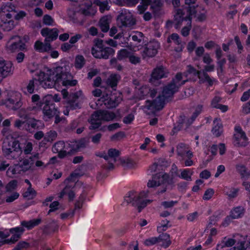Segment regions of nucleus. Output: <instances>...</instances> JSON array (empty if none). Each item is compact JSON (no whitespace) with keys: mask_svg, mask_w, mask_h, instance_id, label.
I'll return each mask as SVG.
<instances>
[{"mask_svg":"<svg viewBox=\"0 0 250 250\" xmlns=\"http://www.w3.org/2000/svg\"><path fill=\"white\" fill-rule=\"evenodd\" d=\"M196 0H185V6H182V9L176 10L173 22L175 27L179 28L183 21H188L191 23L192 17H195L197 13L200 12V7L195 5Z\"/></svg>","mask_w":250,"mask_h":250,"instance_id":"obj_1","label":"nucleus"},{"mask_svg":"<svg viewBox=\"0 0 250 250\" xmlns=\"http://www.w3.org/2000/svg\"><path fill=\"white\" fill-rule=\"evenodd\" d=\"M62 72V67L57 66L53 69H48L46 72H40L38 81L44 88H52L64 78L63 75L60 76Z\"/></svg>","mask_w":250,"mask_h":250,"instance_id":"obj_2","label":"nucleus"},{"mask_svg":"<svg viewBox=\"0 0 250 250\" xmlns=\"http://www.w3.org/2000/svg\"><path fill=\"white\" fill-rule=\"evenodd\" d=\"M42 104L43 105L42 113L44 120L48 121L54 117L56 124L64 122L65 118L60 117V112L52 100L51 95H47L42 99Z\"/></svg>","mask_w":250,"mask_h":250,"instance_id":"obj_3","label":"nucleus"},{"mask_svg":"<svg viewBox=\"0 0 250 250\" xmlns=\"http://www.w3.org/2000/svg\"><path fill=\"white\" fill-rule=\"evenodd\" d=\"M188 81V79L182 80L181 72L177 73L172 81L164 87L162 96L166 100L172 97L178 91L179 87Z\"/></svg>","mask_w":250,"mask_h":250,"instance_id":"obj_4","label":"nucleus"},{"mask_svg":"<svg viewBox=\"0 0 250 250\" xmlns=\"http://www.w3.org/2000/svg\"><path fill=\"white\" fill-rule=\"evenodd\" d=\"M188 81V79L182 80L181 72L177 73L172 81L164 87L162 96L166 100L172 97L178 91L179 87Z\"/></svg>","mask_w":250,"mask_h":250,"instance_id":"obj_5","label":"nucleus"},{"mask_svg":"<svg viewBox=\"0 0 250 250\" xmlns=\"http://www.w3.org/2000/svg\"><path fill=\"white\" fill-rule=\"evenodd\" d=\"M188 81V79L182 80L181 72L177 73L172 81L164 87L162 96L166 100L172 97L178 91L179 87Z\"/></svg>","mask_w":250,"mask_h":250,"instance_id":"obj_6","label":"nucleus"},{"mask_svg":"<svg viewBox=\"0 0 250 250\" xmlns=\"http://www.w3.org/2000/svg\"><path fill=\"white\" fill-rule=\"evenodd\" d=\"M188 81V79L182 80L181 72L177 73L172 81L164 87L162 96L166 100L172 97L178 91L179 87Z\"/></svg>","mask_w":250,"mask_h":250,"instance_id":"obj_7","label":"nucleus"},{"mask_svg":"<svg viewBox=\"0 0 250 250\" xmlns=\"http://www.w3.org/2000/svg\"><path fill=\"white\" fill-rule=\"evenodd\" d=\"M2 151L3 155L7 159L10 160L17 159L22 153L19 141L16 140L8 142L7 145H3Z\"/></svg>","mask_w":250,"mask_h":250,"instance_id":"obj_8","label":"nucleus"},{"mask_svg":"<svg viewBox=\"0 0 250 250\" xmlns=\"http://www.w3.org/2000/svg\"><path fill=\"white\" fill-rule=\"evenodd\" d=\"M160 47L159 43L156 40L151 41L145 44L143 47V50L141 53L143 59L155 57L158 53Z\"/></svg>","mask_w":250,"mask_h":250,"instance_id":"obj_9","label":"nucleus"},{"mask_svg":"<svg viewBox=\"0 0 250 250\" xmlns=\"http://www.w3.org/2000/svg\"><path fill=\"white\" fill-rule=\"evenodd\" d=\"M8 51L14 52L19 51H26L27 46L19 36H14L10 38L7 44Z\"/></svg>","mask_w":250,"mask_h":250,"instance_id":"obj_10","label":"nucleus"},{"mask_svg":"<svg viewBox=\"0 0 250 250\" xmlns=\"http://www.w3.org/2000/svg\"><path fill=\"white\" fill-rule=\"evenodd\" d=\"M169 71L163 65L158 66L152 71L149 81L152 84L157 86L160 84V80L167 77Z\"/></svg>","mask_w":250,"mask_h":250,"instance_id":"obj_11","label":"nucleus"},{"mask_svg":"<svg viewBox=\"0 0 250 250\" xmlns=\"http://www.w3.org/2000/svg\"><path fill=\"white\" fill-rule=\"evenodd\" d=\"M125 200L127 203H131L133 206L137 207L138 212H141L148 203L152 202L150 200L139 199V196H136L133 192H129Z\"/></svg>","mask_w":250,"mask_h":250,"instance_id":"obj_12","label":"nucleus"},{"mask_svg":"<svg viewBox=\"0 0 250 250\" xmlns=\"http://www.w3.org/2000/svg\"><path fill=\"white\" fill-rule=\"evenodd\" d=\"M103 98L104 99V104L107 108L116 107L122 100V97L119 93L111 94L109 95L105 92H103Z\"/></svg>","mask_w":250,"mask_h":250,"instance_id":"obj_13","label":"nucleus"},{"mask_svg":"<svg viewBox=\"0 0 250 250\" xmlns=\"http://www.w3.org/2000/svg\"><path fill=\"white\" fill-rule=\"evenodd\" d=\"M235 133L233 136V143L236 146H245L248 144V138L241 127H235Z\"/></svg>","mask_w":250,"mask_h":250,"instance_id":"obj_14","label":"nucleus"},{"mask_svg":"<svg viewBox=\"0 0 250 250\" xmlns=\"http://www.w3.org/2000/svg\"><path fill=\"white\" fill-rule=\"evenodd\" d=\"M130 51L126 49H122L119 51L117 53V58H113L110 61V64L112 67L117 69L119 71H121L123 69V66L121 64L119 63L118 61L125 60L128 58Z\"/></svg>","mask_w":250,"mask_h":250,"instance_id":"obj_15","label":"nucleus"},{"mask_svg":"<svg viewBox=\"0 0 250 250\" xmlns=\"http://www.w3.org/2000/svg\"><path fill=\"white\" fill-rule=\"evenodd\" d=\"M120 27H130L135 24L136 21L130 13H121L117 19Z\"/></svg>","mask_w":250,"mask_h":250,"instance_id":"obj_16","label":"nucleus"},{"mask_svg":"<svg viewBox=\"0 0 250 250\" xmlns=\"http://www.w3.org/2000/svg\"><path fill=\"white\" fill-rule=\"evenodd\" d=\"M91 53L96 58L107 59L109 56H113L114 54L115 50L109 47H104L100 50L92 47Z\"/></svg>","mask_w":250,"mask_h":250,"instance_id":"obj_17","label":"nucleus"},{"mask_svg":"<svg viewBox=\"0 0 250 250\" xmlns=\"http://www.w3.org/2000/svg\"><path fill=\"white\" fill-rule=\"evenodd\" d=\"M14 67L11 62L0 59V78H5L12 74Z\"/></svg>","mask_w":250,"mask_h":250,"instance_id":"obj_18","label":"nucleus"},{"mask_svg":"<svg viewBox=\"0 0 250 250\" xmlns=\"http://www.w3.org/2000/svg\"><path fill=\"white\" fill-rule=\"evenodd\" d=\"M234 240L238 246L233 247V250H246L250 246V238L247 236H243L237 234L234 236Z\"/></svg>","mask_w":250,"mask_h":250,"instance_id":"obj_19","label":"nucleus"},{"mask_svg":"<svg viewBox=\"0 0 250 250\" xmlns=\"http://www.w3.org/2000/svg\"><path fill=\"white\" fill-rule=\"evenodd\" d=\"M166 100L161 95H159L153 101L147 100L146 101V107L148 110H160L162 109L164 106V102Z\"/></svg>","mask_w":250,"mask_h":250,"instance_id":"obj_20","label":"nucleus"},{"mask_svg":"<svg viewBox=\"0 0 250 250\" xmlns=\"http://www.w3.org/2000/svg\"><path fill=\"white\" fill-rule=\"evenodd\" d=\"M0 105H4L7 108L13 110H17L21 107L22 102L20 98L11 97L0 102Z\"/></svg>","mask_w":250,"mask_h":250,"instance_id":"obj_21","label":"nucleus"},{"mask_svg":"<svg viewBox=\"0 0 250 250\" xmlns=\"http://www.w3.org/2000/svg\"><path fill=\"white\" fill-rule=\"evenodd\" d=\"M58 30L57 28L49 29L47 27L43 28L41 30V34L45 37L44 42L50 43L57 39L58 36Z\"/></svg>","mask_w":250,"mask_h":250,"instance_id":"obj_22","label":"nucleus"},{"mask_svg":"<svg viewBox=\"0 0 250 250\" xmlns=\"http://www.w3.org/2000/svg\"><path fill=\"white\" fill-rule=\"evenodd\" d=\"M102 121L100 115L98 111H94L88 120V122L90 125L89 126V129L90 130L98 129L102 124Z\"/></svg>","mask_w":250,"mask_h":250,"instance_id":"obj_23","label":"nucleus"},{"mask_svg":"<svg viewBox=\"0 0 250 250\" xmlns=\"http://www.w3.org/2000/svg\"><path fill=\"white\" fill-rule=\"evenodd\" d=\"M65 143L63 141H59L56 143L52 147V151L54 153H58V156L60 158H64L67 154V151Z\"/></svg>","mask_w":250,"mask_h":250,"instance_id":"obj_24","label":"nucleus"},{"mask_svg":"<svg viewBox=\"0 0 250 250\" xmlns=\"http://www.w3.org/2000/svg\"><path fill=\"white\" fill-rule=\"evenodd\" d=\"M78 98L79 96L76 93L69 94L65 101L67 104L66 108H69L72 110L79 108V104L77 102Z\"/></svg>","mask_w":250,"mask_h":250,"instance_id":"obj_25","label":"nucleus"},{"mask_svg":"<svg viewBox=\"0 0 250 250\" xmlns=\"http://www.w3.org/2000/svg\"><path fill=\"white\" fill-rule=\"evenodd\" d=\"M63 75H65L66 76H64V79L62 78L61 79V81H62V84L63 85L72 86L76 85L77 81L76 80H71V79L72 78L71 74L68 72L64 71L63 68L62 67V72L60 76H62Z\"/></svg>","mask_w":250,"mask_h":250,"instance_id":"obj_26","label":"nucleus"},{"mask_svg":"<svg viewBox=\"0 0 250 250\" xmlns=\"http://www.w3.org/2000/svg\"><path fill=\"white\" fill-rule=\"evenodd\" d=\"M214 65L213 64L210 65H206L205 67V69L203 70L202 72V77L204 78V83L207 82L210 86L213 84V81L209 77V75L207 74V72L212 71L214 70Z\"/></svg>","mask_w":250,"mask_h":250,"instance_id":"obj_27","label":"nucleus"},{"mask_svg":"<svg viewBox=\"0 0 250 250\" xmlns=\"http://www.w3.org/2000/svg\"><path fill=\"white\" fill-rule=\"evenodd\" d=\"M34 47L36 50L40 52H47L51 49V46L50 43L44 42V43H43L40 41L36 42Z\"/></svg>","mask_w":250,"mask_h":250,"instance_id":"obj_28","label":"nucleus"},{"mask_svg":"<svg viewBox=\"0 0 250 250\" xmlns=\"http://www.w3.org/2000/svg\"><path fill=\"white\" fill-rule=\"evenodd\" d=\"M213 123L214 127L212 129V132L216 137H219L223 131L222 124L217 118L214 120Z\"/></svg>","mask_w":250,"mask_h":250,"instance_id":"obj_29","label":"nucleus"},{"mask_svg":"<svg viewBox=\"0 0 250 250\" xmlns=\"http://www.w3.org/2000/svg\"><path fill=\"white\" fill-rule=\"evenodd\" d=\"M102 121H110L113 120L116 117L115 114L113 112H109L106 110H97Z\"/></svg>","mask_w":250,"mask_h":250,"instance_id":"obj_30","label":"nucleus"},{"mask_svg":"<svg viewBox=\"0 0 250 250\" xmlns=\"http://www.w3.org/2000/svg\"><path fill=\"white\" fill-rule=\"evenodd\" d=\"M187 70L189 75V79H191L192 76H197L200 79V82L203 83H204V78L202 77V72L201 71L197 70L195 68L190 65L187 66Z\"/></svg>","mask_w":250,"mask_h":250,"instance_id":"obj_31","label":"nucleus"},{"mask_svg":"<svg viewBox=\"0 0 250 250\" xmlns=\"http://www.w3.org/2000/svg\"><path fill=\"white\" fill-rule=\"evenodd\" d=\"M14 21L13 20H9L8 21H5L2 18L0 21V27L5 31H9L14 27Z\"/></svg>","mask_w":250,"mask_h":250,"instance_id":"obj_32","label":"nucleus"},{"mask_svg":"<svg viewBox=\"0 0 250 250\" xmlns=\"http://www.w3.org/2000/svg\"><path fill=\"white\" fill-rule=\"evenodd\" d=\"M21 163L19 164L17 167H19L24 171H26L30 169L31 166L34 164V160L32 157H29L28 159H24L21 161Z\"/></svg>","mask_w":250,"mask_h":250,"instance_id":"obj_33","label":"nucleus"},{"mask_svg":"<svg viewBox=\"0 0 250 250\" xmlns=\"http://www.w3.org/2000/svg\"><path fill=\"white\" fill-rule=\"evenodd\" d=\"M110 20L107 16L102 18L99 22V25L103 32H107L109 29Z\"/></svg>","mask_w":250,"mask_h":250,"instance_id":"obj_34","label":"nucleus"},{"mask_svg":"<svg viewBox=\"0 0 250 250\" xmlns=\"http://www.w3.org/2000/svg\"><path fill=\"white\" fill-rule=\"evenodd\" d=\"M42 222L41 218L33 219L29 221H23L21 222V225L30 229L35 226L39 225Z\"/></svg>","mask_w":250,"mask_h":250,"instance_id":"obj_35","label":"nucleus"},{"mask_svg":"<svg viewBox=\"0 0 250 250\" xmlns=\"http://www.w3.org/2000/svg\"><path fill=\"white\" fill-rule=\"evenodd\" d=\"M120 154V152L115 148H110L108 151V155H105L104 158L106 160H108L109 158H113L114 162H116L117 161V158H118Z\"/></svg>","mask_w":250,"mask_h":250,"instance_id":"obj_36","label":"nucleus"},{"mask_svg":"<svg viewBox=\"0 0 250 250\" xmlns=\"http://www.w3.org/2000/svg\"><path fill=\"white\" fill-rule=\"evenodd\" d=\"M158 242H163L162 246L165 248L168 247L171 244L169 235L167 233H163L158 237Z\"/></svg>","mask_w":250,"mask_h":250,"instance_id":"obj_37","label":"nucleus"},{"mask_svg":"<svg viewBox=\"0 0 250 250\" xmlns=\"http://www.w3.org/2000/svg\"><path fill=\"white\" fill-rule=\"evenodd\" d=\"M119 76L117 75H111L106 80V83L108 86H110L113 90L117 85L119 81Z\"/></svg>","mask_w":250,"mask_h":250,"instance_id":"obj_38","label":"nucleus"},{"mask_svg":"<svg viewBox=\"0 0 250 250\" xmlns=\"http://www.w3.org/2000/svg\"><path fill=\"white\" fill-rule=\"evenodd\" d=\"M163 6V0H153L152 1L150 8L154 13L157 14L161 10Z\"/></svg>","mask_w":250,"mask_h":250,"instance_id":"obj_39","label":"nucleus"},{"mask_svg":"<svg viewBox=\"0 0 250 250\" xmlns=\"http://www.w3.org/2000/svg\"><path fill=\"white\" fill-rule=\"evenodd\" d=\"M119 161L121 165L127 168H133L136 165V163L135 161L129 158L125 160L119 159Z\"/></svg>","mask_w":250,"mask_h":250,"instance_id":"obj_40","label":"nucleus"},{"mask_svg":"<svg viewBox=\"0 0 250 250\" xmlns=\"http://www.w3.org/2000/svg\"><path fill=\"white\" fill-rule=\"evenodd\" d=\"M161 178H160V180H158V184H157V187L161 185H170L172 183V180L169 179V177L168 174H163L161 173V176H160Z\"/></svg>","mask_w":250,"mask_h":250,"instance_id":"obj_41","label":"nucleus"},{"mask_svg":"<svg viewBox=\"0 0 250 250\" xmlns=\"http://www.w3.org/2000/svg\"><path fill=\"white\" fill-rule=\"evenodd\" d=\"M202 109V105H198L195 112L193 113L191 117L190 120H188L186 124L188 125H189L192 123L194 121L195 118L198 116V115L200 113Z\"/></svg>","mask_w":250,"mask_h":250,"instance_id":"obj_42","label":"nucleus"},{"mask_svg":"<svg viewBox=\"0 0 250 250\" xmlns=\"http://www.w3.org/2000/svg\"><path fill=\"white\" fill-rule=\"evenodd\" d=\"M161 176V173H157L154 175L152 177V179L151 180H149L147 183V186L149 188H153L154 187H157V184H158V180H160V178H161L160 176Z\"/></svg>","mask_w":250,"mask_h":250,"instance_id":"obj_43","label":"nucleus"},{"mask_svg":"<svg viewBox=\"0 0 250 250\" xmlns=\"http://www.w3.org/2000/svg\"><path fill=\"white\" fill-rule=\"evenodd\" d=\"M36 192L34 189L29 187L27 191L24 192L22 195L24 198H26L28 199H32L36 196Z\"/></svg>","mask_w":250,"mask_h":250,"instance_id":"obj_44","label":"nucleus"},{"mask_svg":"<svg viewBox=\"0 0 250 250\" xmlns=\"http://www.w3.org/2000/svg\"><path fill=\"white\" fill-rule=\"evenodd\" d=\"M67 147L70 148L69 151L67 152L68 154H70L73 151L76 152L79 150L78 141H73L70 142V143L68 144Z\"/></svg>","mask_w":250,"mask_h":250,"instance_id":"obj_45","label":"nucleus"},{"mask_svg":"<svg viewBox=\"0 0 250 250\" xmlns=\"http://www.w3.org/2000/svg\"><path fill=\"white\" fill-rule=\"evenodd\" d=\"M85 63L84 57L82 55H78L76 57L75 65L77 68H81Z\"/></svg>","mask_w":250,"mask_h":250,"instance_id":"obj_46","label":"nucleus"},{"mask_svg":"<svg viewBox=\"0 0 250 250\" xmlns=\"http://www.w3.org/2000/svg\"><path fill=\"white\" fill-rule=\"evenodd\" d=\"M59 226L56 222L53 220L50 223H49L47 225H45L44 228V231L48 229H50L52 231L55 232L58 229Z\"/></svg>","mask_w":250,"mask_h":250,"instance_id":"obj_47","label":"nucleus"},{"mask_svg":"<svg viewBox=\"0 0 250 250\" xmlns=\"http://www.w3.org/2000/svg\"><path fill=\"white\" fill-rule=\"evenodd\" d=\"M57 137V133L55 131H50L44 138V141L47 142L53 141Z\"/></svg>","mask_w":250,"mask_h":250,"instance_id":"obj_48","label":"nucleus"},{"mask_svg":"<svg viewBox=\"0 0 250 250\" xmlns=\"http://www.w3.org/2000/svg\"><path fill=\"white\" fill-rule=\"evenodd\" d=\"M236 168L237 171L240 174L242 177L248 175L247 168L244 165H236Z\"/></svg>","mask_w":250,"mask_h":250,"instance_id":"obj_49","label":"nucleus"},{"mask_svg":"<svg viewBox=\"0 0 250 250\" xmlns=\"http://www.w3.org/2000/svg\"><path fill=\"white\" fill-rule=\"evenodd\" d=\"M235 244L234 239H229L225 242H222V244L218 245L217 246V250H219V248L223 249L224 247H231Z\"/></svg>","mask_w":250,"mask_h":250,"instance_id":"obj_50","label":"nucleus"},{"mask_svg":"<svg viewBox=\"0 0 250 250\" xmlns=\"http://www.w3.org/2000/svg\"><path fill=\"white\" fill-rule=\"evenodd\" d=\"M89 140L88 138H83L78 140V144L79 150L81 148H85L89 144Z\"/></svg>","mask_w":250,"mask_h":250,"instance_id":"obj_51","label":"nucleus"},{"mask_svg":"<svg viewBox=\"0 0 250 250\" xmlns=\"http://www.w3.org/2000/svg\"><path fill=\"white\" fill-rule=\"evenodd\" d=\"M12 236L10 239L4 240V243H7L8 244H15L17 242L21 237L20 234H12Z\"/></svg>","mask_w":250,"mask_h":250,"instance_id":"obj_52","label":"nucleus"},{"mask_svg":"<svg viewBox=\"0 0 250 250\" xmlns=\"http://www.w3.org/2000/svg\"><path fill=\"white\" fill-rule=\"evenodd\" d=\"M132 40L136 43H140L144 40V35L142 32H137L131 36Z\"/></svg>","mask_w":250,"mask_h":250,"instance_id":"obj_53","label":"nucleus"},{"mask_svg":"<svg viewBox=\"0 0 250 250\" xmlns=\"http://www.w3.org/2000/svg\"><path fill=\"white\" fill-rule=\"evenodd\" d=\"M243 209L241 207H237L231 211V216L232 219H235L240 216L242 213Z\"/></svg>","mask_w":250,"mask_h":250,"instance_id":"obj_54","label":"nucleus"},{"mask_svg":"<svg viewBox=\"0 0 250 250\" xmlns=\"http://www.w3.org/2000/svg\"><path fill=\"white\" fill-rule=\"evenodd\" d=\"M42 22L46 25H53L54 21L51 16L45 15L43 17Z\"/></svg>","mask_w":250,"mask_h":250,"instance_id":"obj_55","label":"nucleus"},{"mask_svg":"<svg viewBox=\"0 0 250 250\" xmlns=\"http://www.w3.org/2000/svg\"><path fill=\"white\" fill-rule=\"evenodd\" d=\"M186 145L183 143L179 144L177 147V152L179 156H183L186 153Z\"/></svg>","mask_w":250,"mask_h":250,"instance_id":"obj_56","label":"nucleus"},{"mask_svg":"<svg viewBox=\"0 0 250 250\" xmlns=\"http://www.w3.org/2000/svg\"><path fill=\"white\" fill-rule=\"evenodd\" d=\"M38 80L36 79H33L29 81L27 85V90L29 93H33L35 88V82Z\"/></svg>","mask_w":250,"mask_h":250,"instance_id":"obj_57","label":"nucleus"},{"mask_svg":"<svg viewBox=\"0 0 250 250\" xmlns=\"http://www.w3.org/2000/svg\"><path fill=\"white\" fill-rule=\"evenodd\" d=\"M129 62L134 64L139 63L141 62V59L139 57L133 55L131 52H130L128 57Z\"/></svg>","mask_w":250,"mask_h":250,"instance_id":"obj_58","label":"nucleus"},{"mask_svg":"<svg viewBox=\"0 0 250 250\" xmlns=\"http://www.w3.org/2000/svg\"><path fill=\"white\" fill-rule=\"evenodd\" d=\"M189 174V171L188 169H184L183 171H182L181 175H179V177L184 179L187 181H191V175Z\"/></svg>","mask_w":250,"mask_h":250,"instance_id":"obj_59","label":"nucleus"},{"mask_svg":"<svg viewBox=\"0 0 250 250\" xmlns=\"http://www.w3.org/2000/svg\"><path fill=\"white\" fill-rule=\"evenodd\" d=\"M214 190L212 188H208L206 190L204 195L203 197V199L204 200H208L211 198L213 195L214 194Z\"/></svg>","mask_w":250,"mask_h":250,"instance_id":"obj_60","label":"nucleus"},{"mask_svg":"<svg viewBox=\"0 0 250 250\" xmlns=\"http://www.w3.org/2000/svg\"><path fill=\"white\" fill-rule=\"evenodd\" d=\"M150 92V89L146 86H142L138 89V94L140 96L147 95Z\"/></svg>","mask_w":250,"mask_h":250,"instance_id":"obj_61","label":"nucleus"},{"mask_svg":"<svg viewBox=\"0 0 250 250\" xmlns=\"http://www.w3.org/2000/svg\"><path fill=\"white\" fill-rule=\"evenodd\" d=\"M73 188L70 185H67L63 189V190L60 193V195L59 197L62 198L65 194H68L69 192H70L73 189Z\"/></svg>","mask_w":250,"mask_h":250,"instance_id":"obj_62","label":"nucleus"},{"mask_svg":"<svg viewBox=\"0 0 250 250\" xmlns=\"http://www.w3.org/2000/svg\"><path fill=\"white\" fill-rule=\"evenodd\" d=\"M24 231V229L23 227H16L14 228L11 229L9 230L11 234H20V236H21L23 231Z\"/></svg>","mask_w":250,"mask_h":250,"instance_id":"obj_63","label":"nucleus"},{"mask_svg":"<svg viewBox=\"0 0 250 250\" xmlns=\"http://www.w3.org/2000/svg\"><path fill=\"white\" fill-rule=\"evenodd\" d=\"M125 133L123 131L118 132L111 137V140L113 141H118L120 139L125 137Z\"/></svg>","mask_w":250,"mask_h":250,"instance_id":"obj_64","label":"nucleus"}]
</instances>
